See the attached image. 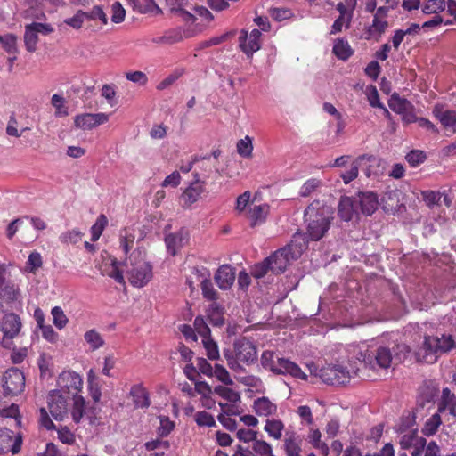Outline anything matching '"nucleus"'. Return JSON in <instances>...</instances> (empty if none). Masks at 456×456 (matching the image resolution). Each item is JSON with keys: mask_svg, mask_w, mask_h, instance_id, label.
Wrapping results in <instances>:
<instances>
[{"mask_svg": "<svg viewBox=\"0 0 456 456\" xmlns=\"http://www.w3.org/2000/svg\"><path fill=\"white\" fill-rule=\"evenodd\" d=\"M107 224V217L104 215H100L96 222L91 227V240L93 241H96L101 237Z\"/></svg>", "mask_w": 456, "mask_h": 456, "instance_id": "44", "label": "nucleus"}, {"mask_svg": "<svg viewBox=\"0 0 456 456\" xmlns=\"http://www.w3.org/2000/svg\"><path fill=\"white\" fill-rule=\"evenodd\" d=\"M28 127H23L20 131L18 129V121L14 115H12L8 120L6 126V134L9 136L19 138L22 133L28 130Z\"/></svg>", "mask_w": 456, "mask_h": 456, "instance_id": "56", "label": "nucleus"}, {"mask_svg": "<svg viewBox=\"0 0 456 456\" xmlns=\"http://www.w3.org/2000/svg\"><path fill=\"white\" fill-rule=\"evenodd\" d=\"M0 44L4 50L9 54H17V37L12 33L0 35Z\"/></svg>", "mask_w": 456, "mask_h": 456, "instance_id": "37", "label": "nucleus"}, {"mask_svg": "<svg viewBox=\"0 0 456 456\" xmlns=\"http://www.w3.org/2000/svg\"><path fill=\"white\" fill-rule=\"evenodd\" d=\"M322 183L321 180L316 178L307 180L300 189V196L302 197H309L313 192L316 191L321 186Z\"/></svg>", "mask_w": 456, "mask_h": 456, "instance_id": "49", "label": "nucleus"}, {"mask_svg": "<svg viewBox=\"0 0 456 456\" xmlns=\"http://www.w3.org/2000/svg\"><path fill=\"white\" fill-rule=\"evenodd\" d=\"M252 451L256 456H274L270 444L261 440H255L253 442Z\"/></svg>", "mask_w": 456, "mask_h": 456, "instance_id": "52", "label": "nucleus"}, {"mask_svg": "<svg viewBox=\"0 0 456 456\" xmlns=\"http://www.w3.org/2000/svg\"><path fill=\"white\" fill-rule=\"evenodd\" d=\"M448 409L450 414L456 416V396L448 387L442 391V400L439 405V411Z\"/></svg>", "mask_w": 456, "mask_h": 456, "instance_id": "30", "label": "nucleus"}, {"mask_svg": "<svg viewBox=\"0 0 456 456\" xmlns=\"http://www.w3.org/2000/svg\"><path fill=\"white\" fill-rule=\"evenodd\" d=\"M202 344L207 351V355L210 360H217L220 356L216 343L208 337L202 339Z\"/></svg>", "mask_w": 456, "mask_h": 456, "instance_id": "54", "label": "nucleus"}, {"mask_svg": "<svg viewBox=\"0 0 456 456\" xmlns=\"http://www.w3.org/2000/svg\"><path fill=\"white\" fill-rule=\"evenodd\" d=\"M267 258L270 260V271L273 273L280 274L285 271V248H281Z\"/></svg>", "mask_w": 456, "mask_h": 456, "instance_id": "27", "label": "nucleus"}, {"mask_svg": "<svg viewBox=\"0 0 456 456\" xmlns=\"http://www.w3.org/2000/svg\"><path fill=\"white\" fill-rule=\"evenodd\" d=\"M389 107L392 110L403 115L406 113L410 109H413L412 104L406 99L399 97H394L392 102L389 103Z\"/></svg>", "mask_w": 456, "mask_h": 456, "instance_id": "45", "label": "nucleus"}, {"mask_svg": "<svg viewBox=\"0 0 456 456\" xmlns=\"http://www.w3.org/2000/svg\"><path fill=\"white\" fill-rule=\"evenodd\" d=\"M454 346L455 342L451 335H442L441 338L428 336L414 355L417 362L432 363L436 361V354L447 353Z\"/></svg>", "mask_w": 456, "mask_h": 456, "instance_id": "4", "label": "nucleus"}, {"mask_svg": "<svg viewBox=\"0 0 456 456\" xmlns=\"http://www.w3.org/2000/svg\"><path fill=\"white\" fill-rule=\"evenodd\" d=\"M214 393L230 403H236L240 399L239 393L224 386H216Z\"/></svg>", "mask_w": 456, "mask_h": 456, "instance_id": "41", "label": "nucleus"}, {"mask_svg": "<svg viewBox=\"0 0 456 456\" xmlns=\"http://www.w3.org/2000/svg\"><path fill=\"white\" fill-rule=\"evenodd\" d=\"M237 152L243 158H250L252 156L253 143L252 139L248 135H246L243 139H240L237 142Z\"/></svg>", "mask_w": 456, "mask_h": 456, "instance_id": "42", "label": "nucleus"}, {"mask_svg": "<svg viewBox=\"0 0 456 456\" xmlns=\"http://www.w3.org/2000/svg\"><path fill=\"white\" fill-rule=\"evenodd\" d=\"M260 37L259 29L254 28L249 35L246 30H242L239 37L241 51L248 56H252L261 47Z\"/></svg>", "mask_w": 456, "mask_h": 456, "instance_id": "14", "label": "nucleus"}, {"mask_svg": "<svg viewBox=\"0 0 456 456\" xmlns=\"http://www.w3.org/2000/svg\"><path fill=\"white\" fill-rule=\"evenodd\" d=\"M373 357L376 364L383 369H387L395 363L392 350L388 346H379Z\"/></svg>", "mask_w": 456, "mask_h": 456, "instance_id": "25", "label": "nucleus"}, {"mask_svg": "<svg viewBox=\"0 0 456 456\" xmlns=\"http://www.w3.org/2000/svg\"><path fill=\"white\" fill-rule=\"evenodd\" d=\"M333 211L320 200H314L304 211V223L312 240H321L330 227Z\"/></svg>", "mask_w": 456, "mask_h": 456, "instance_id": "1", "label": "nucleus"}, {"mask_svg": "<svg viewBox=\"0 0 456 456\" xmlns=\"http://www.w3.org/2000/svg\"><path fill=\"white\" fill-rule=\"evenodd\" d=\"M4 305H6L11 309L21 307V293L17 285L7 282L0 289V306L4 307Z\"/></svg>", "mask_w": 456, "mask_h": 456, "instance_id": "11", "label": "nucleus"}, {"mask_svg": "<svg viewBox=\"0 0 456 456\" xmlns=\"http://www.w3.org/2000/svg\"><path fill=\"white\" fill-rule=\"evenodd\" d=\"M213 377H216L219 381L226 386L233 384V381L227 371V370L221 364H215L213 370Z\"/></svg>", "mask_w": 456, "mask_h": 456, "instance_id": "51", "label": "nucleus"}, {"mask_svg": "<svg viewBox=\"0 0 456 456\" xmlns=\"http://www.w3.org/2000/svg\"><path fill=\"white\" fill-rule=\"evenodd\" d=\"M214 161L215 159H212L211 156L199 158V167L202 170V173L200 174V180L201 177L209 178L213 172L220 174L219 167Z\"/></svg>", "mask_w": 456, "mask_h": 456, "instance_id": "29", "label": "nucleus"}, {"mask_svg": "<svg viewBox=\"0 0 456 456\" xmlns=\"http://www.w3.org/2000/svg\"><path fill=\"white\" fill-rule=\"evenodd\" d=\"M358 212L361 211L365 216L372 215L378 208V196L372 191L359 192L354 197Z\"/></svg>", "mask_w": 456, "mask_h": 456, "instance_id": "15", "label": "nucleus"}, {"mask_svg": "<svg viewBox=\"0 0 456 456\" xmlns=\"http://www.w3.org/2000/svg\"><path fill=\"white\" fill-rule=\"evenodd\" d=\"M53 323L58 330H62L69 322V319L60 306H54L51 310Z\"/></svg>", "mask_w": 456, "mask_h": 456, "instance_id": "40", "label": "nucleus"}, {"mask_svg": "<svg viewBox=\"0 0 456 456\" xmlns=\"http://www.w3.org/2000/svg\"><path fill=\"white\" fill-rule=\"evenodd\" d=\"M41 330L42 337L50 343H56L59 338L58 333L51 325L45 324L38 328Z\"/></svg>", "mask_w": 456, "mask_h": 456, "instance_id": "62", "label": "nucleus"}, {"mask_svg": "<svg viewBox=\"0 0 456 456\" xmlns=\"http://www.w3.org/2000/svg\"><path fill=\"white\" fill-rule=\"evenodd\" d=\"M444 0H428L422 7V12L426 14H436L445 9Z\"/></svg>", "mask_w": 456, "mask_h": 456, "instance_id": "46", "label": "nucleus"}, {"mask_svg": "<svg viewBox=\"0 0 456 456\" xmlns=\"http://www.w3.org/2000/svg\"><path fill=\"white\" fill-rule=\"evenodd\" d=\"M272 258H265L261 263L256 264L252 266L250 273L253 277L260 279L264 277L268 271H270V260Z\"/></svg>", "mask_w": 456, "mask_h": 456, "instance_id": "53", "label": "nucleus"}, {"mask_svg": "<svg viewBox=\"0 0 456 456\" xmlns=\"http://www.w3.org/2000/svg\"><path fill=\"white\" fill-rule=\"evenodd\" d=\"M194 181L183 191L181 202L183 208H190L197 202L203 193L205 180H200V173H193Z\"/></svg>", "mask_w": 456, "mask_h": 456, "instance_id": "10", "label": "nucleus"}, {"mask_svg": "<svg viewBox=\"0 0 456 456\" xmlns=\"http://www.w3.org/2000/svg\"><path fill=\"white\" fill-rule=\"evenodd\" d=\"M201 290L203 297L208 300H216V291L215 290L212 282L205 279L201 282Z\"/></svg>", "mask_w": 456, "mask_h": 456, "instance_id": "64", "label": "nucleus"}, {"mask_svg": "<svg viewBox=\"0 0 456 456\" xmlns=\"http://www.w3.org/2000/svg\"><path fill=\"white\" fill-rule=\"evenodd\" d=\"M411 167H417L426 159V154L419 150L411 151L405 157Z\"/></svg>", "mask_w": 456, "mask_h": 456, "instance_id": "59", "label": "nucleus"}, {"mask_svg": "<svg viewBox=\"0 0 456 456\" xmlns=\"http://www.w3.org/2000/svg\"><path fill=\"white\" fill-rule=\"evenodd\" d=\"M234 280V269L228 265L220 266L215 274V281L221 289H230L233 284Z\"/></svg>", "mask_w": 456, "mask_h": 456, "instance_id": "22", "label": "nucleus"}, {"mask_svg": "<svg viewBox=\"0 0 456 456\" xmlns=\"http://www.w3.org/2000/svg\"><path fill=\"white\" fill-rule=\"evenodd\" d=\"M37 42L38 33L30 24L26 25L24 33V43L26 49L30 53L35 52L37 49Z\"/></svg>", "mask_w": 456, "mask_h": 456, "instance_id": "36", "label": "nucleus"}, {"mask_svg": "<svg viewBox=\"0 0 456 456\" xmlns=\"http://www.w3.org/2000/svg\"><path fill=\"white\" fill-rule=\"evenodd\" d=\"M135 236L129 229H124L120 232L119 243L123 252L126 255L134 247Z\"/></svg>", "mask_w": 456, "mask_h": 456, "instance_id": "39", "label": "nucleus"}, {"mask_svg": "<svg viewBox=\"0 0 456 456\" xmlns=\"http://www.w3.org/2000/svg\"><path fill=\"white\" fill-rule=\"evenodd\" d=\"M391 350L393 353L395 364L404 361L411 352L410 346L404 343L395 344Z\"/></svg>", "mask_w": 456, "mask_h": 456, "instance_id": "43", "label": "nucleus"}, {"mask_svg": "<svg viewBox=\"0 0 456 456\" xmlns=\"http://www.w3.org/2000/svg\"><path fill=\"white\" fill-rule=\"evenodd\" d=\"M222 408V413H220L217 417L218 421L228 430H235L237 428V423L234 419L231 417V415L235 414L231 411L230 406L227 404L219 403Z\"/></svg>", "mask_w": 456, "mask_h": 456, "instance_id": "31", "label": "nucleus"}, {"mask_svg": "<svg viewBox=\"0 0 456 456\" xmlns=\"http://www.w3.org/2000/svg\"><path fill=\"white\" fill-rule=\"evenodd\" d=\"M195 331L205 339L210 337V329L202 316H197L194 320Z\"/></svg>", "mask_w": 456, "mask_h": 456, "instance_id": "58", "label": "nucleus"}, {"mask_svg": "<svg viewBox=\"0 0 456 456\" xmlns=\"http://www.w3.org/2000/svg\"><path fill=\"white\" fill-rule=\"evenodd\" d=\"M326 384L344 385L349 382L351 373L346 367L341 364H328L321 368L316 374Z\"/></svg>", "mask_w": 456, "mask_h": 456, "instance_id": "5", "label": "nucleus"}, {"mask_svg": "<svg viewBox=\"0 0 456 456\" xmlns=\"http://www.w3.org/2000/svg\"><path fill=\"white\" fill-rule=\"evenodd\" d=\"M109 119L110 114L103 112L78 114L74 118V126L81 130H92L107 123Z\"/></svg>", "mask_w": 456, "mask_h": 456, "instance_id": "9", "label": "nucleus"}, {"mask_svg": "<svg viewBox=\"0 0 456 456\" xmlns=\"http://www.w3.org/2000/svg\"><path fill=\"white\" fill-rule=\"evenodd\" d=\"M47 404L52 417L56 420H62L68 414V397L60 390H53L49 393Z\"/></svg>", "mask_w": 456, "mask_h": 456, "instance_id": "7", "label": "nucleus"}, {"mask_svg": "<svg viewBox=\"0 0 456 456\" xmlns=\"http://www.w3.org/2000/svg\"><path fill=\"white\" fill-rule=\"evenodd\" d=\"M180 18L186 23L194 24L199 19H200L202 22H209L213 20V15L206 7L197 6L194 8V13L181 11Z\"/></svg>", "mask_w": 456, "mask_h": 456, "instance_id": "23", "label": "nucleus"}, {"mask_svg": "<svg viewBox=\"0 0 456 456\" xmlns=\"http://www.w3.org/2000/svg\"><path fill=\"white\" fill-rule=\"evenodd\" d=\"M283 429V423L281 420L276 419H267L265 430L269 434L270 436L273 438H279L281 436V431Z\"/></svg>", "mask_w": 456, "mask_h": 456, "instance_id": "48", "label": "nucleus"}, {"mask_svg": "<svg viewBox=\"0 0 456 456\" xmlns=\"http://www.w3.org/2000/svg\"><path fill=\"white\" fill-rule=\"evenodd\" d=\"M86 412V401L81 395H74L71 417L75 423H79Z\"/></svg>", "mask_w": 456, "mask_h": 456, "instance_id": "33", "label": "nucleus"}, {"mask_svg": "<svg viewBox=\"0 0 456 456\" xmlns=\"http://www.w3.org/2000/svg\"><path fill=\"white\" fill-rule=\"evenodd\" d=\"M86 20H99L103 25L108 23V17L103 9L100 5H95L89 12H85Z\"/></svg>", "mask_w": 456, "mask_h": 456, "instance_id": "50", "label": "nucleus"}, {"mask_svg": "<svg viewBox=\"0 0 456 456\" xmlns=\"http://www.w3.org/2000/svg\"><path fill=\"white\" fill-rule=\"evenodd\" d=\"M253 408L258 416L268 417L274 414L277 406L272 403L267 397H260L254 401Z\"/></svg>", "mask_w": 456, "mask_h": 456, "instance_id": "24", "label": "nucleus"}, {"mask_svg": "<svg viewBox=\"0 0 456 456\" xmlns=\"http://www.w3.org/2000/svg\"><path fill=\"white\" fill-rule=\"evenodd\" d=\"M194 419L200 427H214L216 425L214 417L205 411L197 412Z\"/></svg>", "mask_w": 456, "mask_h": 456, "instance_id": "55", "label": "nucleus"}, {"mask_svg": "<svg viewBox=\"0 0 456 456\" xmlns=\"http://www.w3.org/2000/svg\"><path fill=\"white\" fill-rule=\"evenodd\" d=\"M85 20L86 13L84 11L79 10L76 12V14L73 17L66 19L64 22L67 25L72 27L73 28L78 29L82 27Z\"/></svg>", "mask_w": 456, "mask_h": 456, "instance_id": "60", "label": "nucleus"}, {"mask_svg": "<svg viewBox=\"0 0 456 456\" xmlns=\"http://www.w3.org/2000/svg\"><path fill=\"white\" fill-rule=\"evenodd\" d=\"M58 439L66 444H72L75 441L74 434L67 427H60L57 429Z\"/></svg>", "mask_w": 456, "mask_h": 456, "instance_id": "63", "label": "nucleus"}, {"mask_svg": "<svg viewBox=\"0 0 456 456\" xmlns=\"http://www.w3.org/2000/svg\"><path fill=\"white\" fill-rule=\"evenodd\" d=\"M223 354L229 368L235 373H241L244 366L257 361V347L253 341L241 337L234 340L232 349H224Z\"/></svg>", "mask_w": 456, "mask_h": 456, "instance_id": "2", "label": "nucleus"}, {"mask_svg": "<svg viewBox=\"0 0 456 456\" xmlns=\"http://www.w3.org/2000/svg\"><path fill=\"white\" fill-rule=\"evenodd\" d=\"M188 240L189 233L185 229H180L178 232L167 234L165 238L167 252L171 256H175L187 244Z\"/></svg>", "mask_w": 456, "mask_h": 456, "instance_id": "16", "label": "nucleus"}, {"mask_svg": "<svg viewBox=\"0 0 456 456\" xmlns=\"http://www.w3.org/2000/svg\"><path fill=\"white\" fill-rule=\"evenodd\" d=\"M159 427L158 428V434L162 436H167L175 428V424L167 416H159Z\"/></svg>", "mask_w": 456, "mask_h": 456, "instance_id": "57", "label": "nucleus"}, {"mask_svg": "<svg viewBox=\"0 0 456 456\" xmlns=\"http://www.w3.org/2000/svg\"><path fill=\"white\" fill-rule=\"evenodd\" d=\"M207 317L208 322L213 326H222L224 324L223 312L220 306L216 303L209 305L207 310Z\"/></svg>", "mask_w": 456, "mask_h": 456, "instance_id": "35", "label": "nucleus"}, {"mask_svg": "<svg viewBox=\"0 0 456 456\" xmlns=\"http://www.w3.org/2000/svg\"><path fill=\"white\" fill-rule=\"evenodd\" d=\"M338 215L341 220L349 222L358 215V208L354 197H341L338 207Z\"/></svg>", "mask_w": 456, "mask_h": 456, "instance_id": "20", "label": "nucleus"}, {"mask_svg": "<svg viewBox=\"0 0 456 456\" xmlns=\"http://www.w3.org/2000/svg\"><path fill=\"white\" fill-rule=\"evenodd\" d=\"M43 265L41 254L37 251H33L29 254L26 263V271L28 273H35Z\"/></svg>", "mask_w": 456, "mask_h": 456, "instance_id": "47", "label": "nucleus"}, {"mask_svg": "<svg viewBox=\"0 0 456 456\" xmlns=\"http://www.w3.org/2000/svg\"><path fill=\"white\" fill-rule=\"evenodd\" d=\"M261 362L265 369L276 374H283L285 370V359L276 353L265 351L261 356Z\"/></svg>", "mask_w": 456, "mask_h": 456, "instance_id": "19", "label": "nucleus"}, {"mask_svg": "<svg viewBox=\"0 0 456 456\" xmlns=\"http://www.w3.org/2000/svg\"><path fill=\"white\" fill-rule=\"evenodd\" d=\"M57 383L61 390H65L74 396L77 395V393L82 388L83 379L77 372L66 370L60 374Z\"/></svg>", "mask_w": 456, "mask_h": 456, "instance_id": "13", "label": "nucleus"}, {"mask_svg": "<svg viewBox=\"0 0 456 456\" xmlns=\"http://www.w3.org/2000/svg\"><path fill=\"white\" fill-rule=\"evenodd\" d=\"M129 395L132 398L134 408L147 409L150 407V393L142 383L133 385L130 388Z\"/></svg>", "mask_w": 456, "mask_h": 456, "instance_id": "18", "label": "nucleus"}, {"mask_svg": "<svg viewBox=\"0 0 456 456\" xmlns=\"http://www.w3.org/2000/svg\"><path fill=\"white\" fill-rule=\"evenodd\" d=\"M433 112L444 128H451L453 132H456V110H442L436 107Z\"/></svg>", "mask_w": 456, "mask_h": 456, "instance_id": "26", "label": "nucleus"}, {"mask_svg": "<svg viewBox=\"0 0 456 456\" xmlns=\"http://www.w3.org/2000/svg\"><path fill=\"white\" fill-rule=\"evenodd\" d=\"M84 338L92 351L102 347L105 343L102 336L94 329L87 330L84 335Z\"/></svg>", "mask_w": 456, "mask_h": 456, "instance_id": "34", "label": "nucleus"}, {"mask_svg": "<svg viewBox=\"0 0 456 456\" xmlns=\"http://www.w3.org/2000/svg\"><path fill=\"white\" fill-rule=\"evenodd\" d=\"M21 328V322L20 317L12 313L7 314L4 316L1 323V330L4 334L3 345L8 346L11 344V339L16 337Z\"/></svg>", "mask_w": 456, "mask_h": 456, "instance_id": "12", "label": "nucleus"}, {"mask_svg": "<svg viewBox=\"0 0 456 456\" xmlns=\"http://www.w3.org/2000/svg\"><path fill=\"white\" fill-rule=\"evenodd\" d=\"M360 167H361L358 166L356 159L351 164L350 169L341 175V178L346 184L349 183L357 177L359 169H361Z\"/></svg>", "mask_w": 456, "mask_h": 456, "instance_id": "61", "label": "nucleus"}, {"mask_svg": "<svg viewBox=\"0 0 456 456\" xmlns=\"http://www.w3.org/2000/svg\"><path fill=\"white\" fill-rule=\"evenodd\" d=\"M307 239L305 234L296 232L289 242L287 244V262L289 259L296 260L301 256L307 247Z\"/></svg>", "mask_w": 456, "mask_h": 456, "instance_id": "17", "label": "nucleus"}, {"mask_svg": "<svg viewBox=\"0 0 456 456\" xmlns=\"http://www.w3.org/2000/svg\"><path fill=\"white\" fill-rule=\"evenodd\" d=\"M332 52L342 61L348 60L354 53V50L351 48L348 41L344 38L335 40Z\"/></svg>", "mask_w": 456, "mask_h": 456, "instance_id": "28", "label": "nucleus"}, {"mask_svg": "<svg viewBox=\"0 0 456 456\" xmlns=\"http://www.w3.org/2000/svg\"><path fill=\"white\" fill-rule=\"evenodd\" d=\"M124 265L128 281L134 287L142 288L152 278V266L144 259L141 251L132 252Z\"/></svg>", "mask_w": 456, "mask_h": 456, "instance_id": "3", "label": "nucleus"}, {"mask_svg": "<svg viewBox=\"0 0 456 456\" xmlns=\"http://www.w3.org/2000/svg\"><path fill=\"white\" fill-rule=\"evenodd\" d=\"M100 270L102 275H106L112 278L116 282L124 284L123 269L121 264L115 258L109 256V262L104 263L100 266Z\"/></svg>", "mask_w": 456, "mask_h": 456, "instance_id": "21", "label": "nucleus"}, {"mask_svg": "<svg viewBox=\"0 0 456 456\" xmlns=\"http://www.w3.org/2000/svg\"><path fill=\"white\" fill-rule=\"evenodd\" d=\"M268 207L266 205H256L249 208L248 217L251 226L264 222L267 214Z\"/></svg>", "mask_w": 456, "mask_h": 456, "instance_id": "32", "label": "nucleus"}, {"mask_svg": "<svg viewBox=\"0 0 456 456\" xmlns=\"http://www.w3.org/2000/svg\"><path fill=\"white\" fill-rule=\"evenodd\" d=\"M357 164L368 178H377L385 171V162L373 155H361Z\"/></svg>", "mask_w": 456, "mask_h": 456, "instance_id": "8", "label": "nucleus"}, {"mask_svg": "<svg viewBox=\"0 0 456 456\" xmlns=\"http://www.w3.org/2000/svg\"><path fill=\"white\" fill-rule=\"evenodd\" d=\"M3 380L4 395H16L21 393L25 387V376L23 372L17 368L7 370L4 375Z\"/></svg>", "mask_w": 456, "mask_h": 456, "instance_id": "6", "label": "nucleus"}, {"mask_svg": "<svg viewBox=\"0 0 456 456\" xmlns=\"http://www.w3.org/2000/svg\"><path fill=\"white\" fill-rule=\"evenodd\" d=\"M51 103L55 109V117L61 118L69 115L68 107L66 106V100L62 95L54 94L51 98Z\"/></svg>", "mask_w": 456, "mask_h": 456, "instance_id": "38", "label": "nucleus"}]
</instances>
